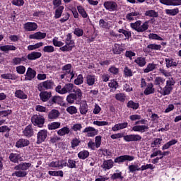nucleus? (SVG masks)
Wrapping results in <instances>:
<instances>
[{
	"label": "nucleus",
	"instance_id": "52",
	"mask_svg": "<svg viewBox=\"0 0 181 181\" xmlns=\"http://www.w3.org/2000/svg\"><path fill=\"white\" fill-rule=\"evenodd\" d=\"M162 46L160 45L150 44L147 46L148 50H160Z\"/></svg>",
	"mask_w": 181,
	"mask_h": 181
},
{
	"label": "nucleus",
	"instance_id": "20",
	"mask_svg": "<svg viewBox=\"0 0 181 181\" xmlns=\"http://www.w3.org/2000/svg\"><path fill=\"white\" fill-rule=\"evenodd\" d=\"M172 90H173V87H170L165 85L164 88L160 87L159 93L162 94V95H169L170 93H172Z\"/></svg>",
	"mask_w": 181,
	"mask_h": 181
},
{
	"label": "nucleus",
	"instance_id": "53",
	"mask_svg": "<svg viewBox=\"0 0 181 181\" xmlns=\"http://www.w3.org/2000/svg\"><path fill=\"white\" fill-rule=\"evenodd\" d=\"M83 83H84V78L83 75L79 74L77 78L74 80V84H76V86H80V84H83Z\"/></svg>",
	"mask_w": 181,
	"mask_h": 181
},
{
	"label": "nucleus",
	"instance_id": "54",
	"mask_svg": "<svg viewBox=\"0 0 181 181\" xmlns=\"http://www.w3.org/2000/svg\"><path fill=\"white\" fill-rule=\"evenodd\" d=\"M42 46H43V42H38L33 45H29L28 50H36V49H39V47H42Z\"/></svg>",
	"mask_w": 181,
	"mask_h": 181
},
{
	"label": "nucleus",
	"instance_id": "62",
	"mask_svg": "<svg viewBox=\"0 0 181 181\" xmlns=\"http://www.w3.org/2000/svg\"><path fill=\"white\" fill-rule=\"evenodd\" d=\"M66 111L69 114L73 115V114H77V107H76V106H69L66 108Z\"/></svg>",
	"mask_w": 181,
	"mask_h": 181
},
{
	"label": "nucleus",
	"instance_id": "55",
	"mask_svg": "<svg viewBox=\"0 0 181 181\" xmlns=\"http://www.w3.org/2000/svg\"><path fill=\"white\" fill-rule=\"evenodd\" d=\"M66 166L70 169H76V168H77V165H76V160L69 159L68 163H66Z\"/></svg>",
	"mask_w": 181,
	"mask_h": 181
},
{
	"label": "nucleus",
	"instance_id": "64",
	"mask_svg": "<svg viewBox=\"0 0 181 181\" xmlns=\"http://www.w3.org/2000/svg\"><path fill=\"white\" fill-rule=\"evenodd\" d=\"M66 44L70 46H74V41L71 40V35L70 33L66 35Z\"/></svg>",
	"mask_w": 181,
	"mask_h": 181
},
{
	"label": "nucleus",
	"instance_id": "47",
	"mask_svg": "<svg viewBox=\"0 0 181 181\" xmlns=\"http://www.w3.org/2000/svg\"><path fill=\"white\" fill-rule=\"evenodd\" d=\"M15 94L16 97H18V98H21V100H26V98H28V95L21 90H16Z\"/></svg>",
	"mask_w": 181,
	"mask_h": 181
},
{
	"label": "nucleus",
	"instance_id": "1",
	"mask_svg": "<svg viewBox=\"0 0 181 181\" xmlns=\"http://www.w3.org/2000/svg\"><path fill=\"white\" fill-rule=\"evenodd\" d=\"M32 166L30 163H22L14 167V173H12V176L16 177H26L28 176V169Z\"/></svg>",
	"mask_w": 181,
	"mask_h": 181
},
{
	"label": "nucleus",
	"instance_id": "28",
	"mask_svg": "<svg viewBox=\"0 0 181 181\" xmlns=\"http://www.w3.org/2000/svg\"><path fill=\"white\" fill-rule=\"evenodd\" d=\"M9 159L13 163H18L19 160H21V155L11 153L9 155Z\"/></svg>",
	"mask_w": 181,
	"mask_h": 181
},
{
	"label": "nucleus",
	"instance_id": "42",
	"mask_svg": "<svg viewBox=\"0 0 181 181\" xmlns=\"http://www.w3.org/2000/svg\"><path fill=\"white\" fill-rule=\"evenodd\" d=\"M88 156H90V153L86 150H83L78 153V157L79 159H87Z\"/></svg>",
	"mask_w": 181,
	"mask_h": 181
},
{
	"label": "nucleus",
	"instance_id": "46",
	"mask_svg": "<svg viewBox=\"0 0 181 181\" xmlns=\"http://www.w3.org/2000/svg\"><path fill=\"white\" fill-rule=\"evenodd\" d=\"M61 123L59 122H54L49 124H48V129L49 131H52L53 129H57V128H60Z\"/></svg>",
	"mask_w": 181,
	"mask_h": 181
},
{
	"label": "nucleus",
	"instance_id": "2",
	"mask_svg": "<svg viewBox=\"0 0 181 181\" xmlns=\"http://www.w3.org/2000/svg\"><path fill=\"white\" fill-rule=\"evenodd\" d=\"M54 81L52 80H47L41 82L37 85L38 91H45V90H53L54 88Z\"/></svg>",
	"mask_w": 181,
	"mask_h": 181
},
{
	"label": "nucleus",
	"instance_id": "63",
	"mask_svg": "<svg viewBox=\"0 0 181 181\" xmlns=\"http://www.w3.org/2000/svg\"><path fill=\"white\" fill-rule=\"evenodd\" d=\"M35 110L38 111V112H47V111H49L46 107L42 106L40 105L35 106Z\"/></svg>",
	"mask_w": 181,
	"mask_h": 181
},
{
	"label": "nucleus",
	"instance_id": "27",
	"mask_svg": "<svg viewBox=\"0 0 181 181\" xmlns=\"http://www.w3.org/2000/svg\"><path fill=\"white\" fill-rule=\"evenodd\" d=\"M28 59L25 57H14L12 59V64L14 66H18L19 64H22V62H27Z\"/></svg>",
	"mask_w": 181,
	"mask_h": 181
},
{
	"label": "nucleus",
	"instance_id": "45",
	"mask_svg": "<svg viewBox=\"0 0 181 181\" xmlns=\"http://www.w3.org/2000/svg\"><path fill=\"white\" fill-rule=\"evenodd\" d=\"M77 100V97L74 93H70L67 97H66V101L69 103V104H74V101Z\"/></svg>",
	"mask_w": 181,
	"mask_h": 181
},
{
	"label": "nucleus",
	"instance_id": "39",
	"mask_svg": "<svg viewBox=\"0 0 181 181\" xmlns=\"http://www.w3.org/2000/svg\"><path fill=\"white\" fill-rule=\"evenodd\" d=\"M154 84L155 86H158V87L160 88V87H162L161 86L165 84V79L162 77L158 76L154 80Z\"/></svg>",
	"mask_w": 181,
	"mask_h": 181
},
{
	"label": "nucleus",
	"instance_id": "60",
	"mask_svg": "<svg viewBox=\"0 0 181 181\" xmlns=\"http://www.w3.org/2000/svg\"><path fill=\"white\" fill-rule=\"evenodd\" d=\"M175 84H176V82L175 81V78H173V77L168 78L165 86L168 87H173Z\"/></svg>",
	"mask_w": 181,
	"mask_h": 181
},
{
	"label": "nucleus",
	"instance_id": "37",
	"mask_svg": "<svg viewBox=\"0 0 181 181\" xmlns=\"http://www.w3.org/2000/svg\"><path fill=\"white\" fill-rule=\"evenodd\" d=\"M64 10V6H60L59 7L57 8L55 10V15L54 18L55 19H59L62 16V14L63 13V11Z\"/></svg>",
	"mask_w": 181,
	"mask_h": 181
},
{
	"label": "nucleus",
	"instance_id": "58",
	"mask_svg": "<svg viewBox=\"0 0 181 181\" xmlns=\"http://www.w3.org/2000/svg\"><path fill=\"white\" fill-rule=\"evenodd\" d=\"M73 47H74V45L66 44L64 46L60 47V50L62 52H71V50H73Z\"/></svg>",
	"mask_w": 181,
	"mask_h": 181
},
{
	"label": "nucleus",
	"instance_id": "19",
	"mask_svg": "<svg viewBox=\"0 0 181 181\" xmlns=\"http://www.w3.org/2000/svg\"><path fill=\"white\" fill-rule=\"evenodd\" d=\"M153 93H155V88H153V83H148L146 86L144 94H145V95H149L150 94H153Z\"/></svg>",
	"mask_w": 181,
	"mask_h": 181
},
{
	"label": "nucleus",
	"instance_id": "24",
	"mask_svg": "<svg viewBox=\"0 0 181 181\" xmlns=\"http://www.w3.org/2000/svg\"><path fill=\"white\" fill-rule=\"evenodd\" d=\"M23 134L24 136H26L27 138H30V136H33V129H32V126H27L23 131Z\"/></svg>",
	"mask_w": 181,
	"mask_h": 181
},
{
	"label": "nucleus",
	"instance_id": "43",
	"mask_svg": "<svg viewBox=\"0 0 181 181\" xmlns=\"http://www.w3.org/2000/svg\"><path fill=\"white\" fill-rule=\"evenodd\" d=\"M1 52H9V50H16V47L13 45H4L0 47Z\"/></svg>",
	"mask_w": 181,
	"mask_h": 181
},
{
	"label": "nucleus",
	"instance_id": "30",
	"mask_svg": "<svg viewBox=\"0 0 181 181\" xmlns=\"http://www.w3.org/2000/svg\"><path fill=\"white\" fill-rule=\"evenodd\" d=\"M96 80L97 78L95 77V75H87L86 84H88L89 86H94Z\"/></svg>",
	"mask_w": 181,
	"mask_h": 181
},
{
	"label": "nucleus",
	"instance_id": "29",
	"mask_svg": "<svg viewBox=\"0 0 181 181\" xmlns=\"http://www.w3.org/2000/svg\"><path fill=\"white\" fill-rule=\"evenodd\" d=\"M139 12L133 11L127 14L126 19H127V21H136L138 19L136 18V16H139Z\"/></svg>",
	"mask_w": 181,
	"mask_h": 181
},
{
	"label": "nucleus",
	"instance_id": "31",
	"mask_svg": "<svg viewBox=\"0 0 181 181\" xmlns=\"http://www.w3.org/2000/svg\"><path fill=\"white\" fill-rule=\"evenodd\" d=\"M58 135L59 136H64V135H69L70 134V128L68 127H64L63 128L60 129L57 132Z\"/></svg>",
	"mask_w": 181,
	"mask_h": 181
},
{
	"label": "nucleus",
	"instance_id": "32",
	"mask_svg": "<svg viewBox=\"0 0 181 181\" xmlns=\"http://www.w3.org/2000/svg\"><path fill=\"white\" fill-rule=\"evenodd\" d=\"M134 62H136L139 67H144V66L146 64V59L145 57H139L134 60Z\"/></svg>",
	"mask_w": 181,
	"mask_h": 181
},
{
	"label": "nucleus",
	"instance_id": "59",
	"mask_svg": "<svg viewBox=\"0 0 181 181\" xmlns=\"http://www.w3.org/2000/svg\"><path fill=\"white\" fill-rule=\"evenodd\" d=\"M148 39H151V40H163V38L158 35V34L154 33H150L148 35Z\"/></svg>",
	"mask_w": 181,
	"mask_h": 181
},
{
	"label": "nucleus",
	"instance_id": "56",
	"mask_svg": "<svg viewBox=\"0 0 181 181\" xmlns=\"http://www.w3.org/2000/svg\"><path fill=\"white\" fill-rule=\"evenodd\" d=\"M81 142V141L80 140V139H77L76 137H75L71 141V148H73L74 149V148H76V146H78V145H80Z\"/></svg>",
	"mask_w": 181,
	"mask_h": 181
},
{
	"label": "nucleus",
	"instance_id": "49",
	"mask_svg": "<svg viewBox=\"0 0 181 181\" xmlns=\"http://www.w3.org/2000/svg\"><path fill=\"white\" fill-rule=\"evenodd\" d=\"M116 172L117 173H113V175L111 176V179L113 180H115V179H124L122 172L119 171V170H117Z\"/></svg>",
	"mask_w": 181,
	"mask_h": 181
},
{
	"label": "nucleus",
	"instance_id": "5",
	"mask_svg": "<svg viewBox=\"0 0 181 181\" xmlns=\"http://www.w3.org/2000/svg\"><path fill=\"white\" fill-rule=\"evenodd\" d=\"M103 6L107 11H109V12H115L118 10V4L114 1H105Z\"/></svg>",
	"mask_w": 181,
	"mask_h": 181
},
{
	"label": "nucleus",
	"instance_id": "13",
	"mask_svg": "<svg viewBox=\"0 0 181 181\" xmlns=\"http://www.w3.org/2000/svg\"><path fill=\"white\" fill-rule=\"evenodd\" d=\"M25 76V80H26L27 81H32V80H33V78L36 77V71L29 67L28 68Z\"/></svg>",
	"mask_w": 181,
	"mask_h": 181
},
{
	"label": "nucleus",
	"instance_id": "25",
	"mask_svg": "<svg viewBox=\"0 0 181 181\" xmlns=\"http://www.w3.org/2000/svg\"><path fill=\"white\" fill-rule=\"evenodd\" d=\"M60 112L57 110L53 109L48 113L49 119H56L59 118Z\"/></svg>",
	"mask_w": 181,
	"mask_h": 181
},
{
	"label": "nucleus",
	"instance_id": "12",
	"mask_svg": "<svg viewBox=\"0 0 181 181\" xmlns=\"http://www.w3.org/2000/svg\"><path fill=\"white\" fill-rule=\"evenodd\" d=\"M160 4L167 6H179L181 5V0H160Z\"/></svg>",
	"mask_w": 181,
	"mask_h": 181
},
{
	"label": "nucleus",
	"instance_id": "9",
	"mask_svg": "<svg viewBox=\"0 0 181 181\" xmlns=\"http://www.w3.org/2000/svg\"><path fill=\"white\" fill-rule=\"evenodd\" d=\"M135 159V157L134 156H129V155H124L120 156L119 157H117L115 159V163H122L127 160L129 162H132Z\"/></svg>",
	"mask_w": 181,
	"mask_h": 181
},
{
	"label": "nucleus",
	"instance_id": "57",
	"mask_svg": "<svg viewBox=\"0 0 181 181\" xmlns=\"http://www.w3.org/2000/svg\"><path fill=\"white\" fill-rule=\"evenodd\" d=\"M16 70L18 74H25L26 71V68L23 65H20L16 67Z\"/></svg>",
	"mask_w": 181,
	"mask_h": 181
},
{
	"label": "nucleus",
	"instance_id": "35",
	"mask_svg": "<svg viewBox=\"0 0 181 181\" xmlns=\"http://www.w3.org/2000/svg\"><path fill=\"white\" fill-rule=\"evenodd\" d=\"M77 10L78 13H80L82 16V18H88V14L87 13V11H86V9H84V7H83L82 6H78Z\"/></svg>",
	"mask_w": 181,
	"mask_h": 181
},
{
	"label": "nucleus",
	"instance_id": "40",
	"mask_svg": "<svg viewBox=\"0 0 181 181\" xmlns=\"http://www.w3.org/2000/svg\"><path fill=\"white\" fill-rule=\"evenodd\" d=\"M148 28H149V22L148 21H146L143 23H140V28H139V33L146 32V30H148Z\"/></svg>",
	"mask_w": 181,
	"mask_h": 181
},
{
	"label": "nucleus",
	"instance_id": "4",
	"mask_svg": "<svg viewBox=\"0 0 181 181\" xmlns=\"http://www.w3.org/2000/svg\"><path fill=\"white\" fill-rule=\"evenodd\" d=\"M48 166L49 168H59V169H63V168L67 166V161L65 160H55L50 162Z\"/></svg>",
	"mask_w": 181,
	"mask_h": 181
},
{
	"label": "nucleus",
	"instance_id": "41",
	"mask_svg": "<svg viewBox=\"0 0 181 181\" xmlns=\"http://www.w3.org/2000/svg\"><path fill=\"white\" fill-rule=\"evenodd\" d=\"M127 108H132V110H138V108H139V103L130 100L127 103Z\"/></svg>",
	"mask_w": 181,
	"mask_h": 181
},
{
	"label": "nucleus",
	"instance_id": "11",
	"mask_svg": "<svg viewBox=\"0 0 181 181\" xmlns=\"http://www.w3.org/2000/svg\"><path fill=\"white\" fill-rule=\"evenodd\" d=\"M24 30L26 32H35L37 29V23L35 22H28L23 25Z\"/></svg>",
	"mask_w": 181,
	"mask_h": 181
},
{
	"label": "nucleus",
	"instance_id": "3",
	"mask_svg": "<svg viewBox=\"0 0 181 181\" xmlns=\"http://www.w3.org/2000/svg\"><path fill=\"white\" fill-rule=\"evenodd\" d=\"M73 88H74L73 83H66L63 88L60 85L57 86L55 90L59 94H67V93H73Z\"/></svg>",
	"mask_w": 181,
	"mask_h": 181
},
{
	"label": "nucleus",
	"instance_id": "50",
	"mask_svg": "<svg viewBox=\"0 0 181 181\" xmlns=\"http://www.w3.org/2000/svg\"><path fill=\"white\" fill-rule=\"evenodd\" d=\"M128 168L130 173H134V172L141 170V167L138 165H130Z\"/></svg>",
	"mask_w": 181,
	"mask_h": 181
},
{
	"label": "nucleus",
	"instance_id": "7",
	"mask_svg": "<svg viewBox=\"0 0 181 181\" xmlns=\"http://www.w3.org/2000/svg\"><path fill=\"white\" fill-rule=\"evenodd\" d=\"M82 134H87L88 138H94L95 135H98V129L93 127H87L82 131Z\"/></svg>",
	"mask_w": 181,
	"mask_h": 181
},
{
	"label": "nucleus",
	"instance_id": "8",
	"mask_svg": "<svg viewBox=\"0 0 181 181\" xmlns=\"http://www.w3.org/2000/svg\"><path fill=\"white\" fill-rule=\"evenodd\" d=\"M31 121L33 124H35V125H37V127L42 128V127H43V124H45V117L41 115H34L31 118Z\"/></svg>",
	"mask_w": 181,
	"mask_h": 181
},
{
	"label": "nucleus",
	"instance_id": "22",
	"mask_svg": "<svg viewBox=\"0 0 181 181\" xmlns=\"http://www.w3.org/2000/svg\"><path fill=\"white\" fill-rule=\"evenodd\" d=\"M79 111L81 115H86L88 112V105H87V102L82 101L80 104Z\"/></svg>",
	"mask_w": 181,
	"mask_h": 181
},
{
	"label": "nucleus",
	"instance_id": "36",
	"mask_svg": "<svg viewBox=\"0 0 181 181\" xmlns=\"http://www.w3.org/2000/svg\"><path fill=\"white\" fill-rule=\"evenodd\" d=\"M141 23H142V21H137L134 23H131L130 27L132 28V29H134V30H136V32L139 33V28L141 26Z\"/></svg>",
	"mask_w": 181,
	"mask_h": 181
},
{
	"label": "nucleus",
	"instance_id": "51",
	"mask_svg": "<svg viewBox=\"0 0 181 181\" xmlns=\"http://www.w3.org/2000/svg\"><path fill=\"white\" fill-rule=\"evenodd\" d=\"M1 78H4L5 80H15L16 76L12 74H4L1 75Z\"/></svg>",
	"mask_w": 181,
	"mask_h": 181
},
{
	"label": "nucleus",
	"instance_id": "38",
	"mask_svg": "<svg viewBox=\"0 0 181 181\" xmlns=\"http://www.w3.org/2000/svg\"><path fill=\"white\" fill-rule=\"evenodd\" d=\"M145 16L149 18H158L159 14L155 10H148L145 12Z\"/></svg>",
	"mask_w": 181,
	"mask_h": 181
},
{
	"label": "nucleus",
	"instance_id": "61",
	"mask_svg": "<svg viewBox=\"0 0 181 181\" xmlns=\"http://www.w3.org/2000/svg\"><path fill=\"white\" fill-rule=\"evenodd\" d=\"M42 51L45 53H53V52H54V47L52 45H47L44 47Z\"/></svg>",
	"mask_w": 181,
	"mask_h": 181
},
{
	"label": "nucleus",
	"instance_id": "26",
	"mask_svg": "<svg viewBox=\"0 0 181 181\" xmlns=\"http://www.w3.org/2000/svg\"><path fill=\"white\" fill-rule=\"evenodd\" d=\"M40 57H42V53L37 52H33L27 56L28 60H36V59H40Z\"/></svg>",
	"mask_w": 181,
	"mask_h": 181
},
{
	"label": "nucleus",
	"instance_id": "15",
	"mask_svg": "<svg viewBox=\"0 0 181 181\" xmlns=\"http://www.w3.org/2000/svg\"><path fill=\"white\" fill-rule=\"evenodd\" d=\"M51 97H52V92L42 90L41 93H40V98L41 101H42L43 103H46V101H49Z\"/></svg>",
	"mask_w": 181,
	"mask_h": 181
},
{
	"label": "nucleus",
	"instance_id": "16",
	"mask_svg": "<svg viewBox=\"0 0 181 181\" xmlns=\"http://www.w3.org/2000/svg\"><path fill=\"white\" fill-rule=\"evenodd\" d=\"M46 37V33L37 32L29 35V39H35V40H42Z\"/></svg>",
	"mask_w": 181,
	"mask_h": 181
},
{
	"label": "nucleus",
	"instance_id": "6",
	"mask_svg": "<svg viewBox=\"0 0 181 181\" xmlns=\"http://www.w3.org/2000/svg\"><path fill=\"white\" fill-rule=\"evenodd\" d=\"M49 132L46 129H42L38 132L37 134V145H40L42 142H45L47 139V135Z\"/></svg>",
	"mask_w": 181,
	"mask_h": 181
},
{
	"label": "nucleus",
	"instance_id": "10",
	"mask_svg": "<svg viewBox=\"0 0 181 181\" xmlns=\"http://www.w3.org/2000/svg\"><path fill=\"white\" fill-rule=\"evenodd\" d=\"M123 139L126 142H136L142 139V136L139 134H129L123 136Z\"/></svg>",
	"mask_w": 181,
	"mask_h": 181
},
{
	"label": "nucleus",
	"instance_id": "21",
	"mask_svg": "<svg viewBox=\"0 0 181 181\" xmlns=\"http://www.w3.org/2000/svg\"><path fill=\"white\" fill-rule=\"evenodd\" d=\"M128 127V122L118 123L116 124L112 128V131L115 132L116 131H120L121 129H125Z\"/></svg>",
	"mask_w": 181,
	"mask_h": 181
},
{
	"label": "nucleus",
	"instance_id": "18",
	"mask_svg": "<svg viewBox=\"0 0 181 181\" xmlns=\"http://www.w3.org/2000/svg\"><path fill=\"white\" fill-rule=\"evenodd\" d=\"M30 144V141H29V140L21 139L16 142V148H25V146H29Z\"/></svg>",
	"mask_w": 181,
	"mask_h": 181
},
{
	"label": "nucleus",
	"instance_id": "14",
	"mask_svg": "<svg viewBox=\"0 0 181 181\" xmlns=\"http://www.w3.org/2000/svg\"><path fill=\"white\" fill-rule=\"evenodd\" d=\"M148 129L149 127L148 125H136L132 127V131L143 134L144 132H146Z\"/></svg>",
	"mask_w": 181,
	"mask_h": 181
},
{
	"label": "nucleus",
	"instance_id": "48",
	"mask_svg": "<svg viewBox=\"0 0 181 181\" xmlns=\"http://www.w3.org/2000/svg\"><path fill=\"white\" fill-rule=\"evenodd\" d=\"M156 69V64H148L146 69H144V73H149L150 71H153Z\"/></svg>",
	"mask_w": 181,
	"mask_h": 181
},
{
	"label": "nucleus",
	"instance_id": "23",
	"mask_svg": "<svg viewBox=\"0 0 181 181\" xmlns=\"http://www.w3.org/2000/svg\"><path fill=\"white\" fill-rule=\"evenodd\" d=\"M124 50L125 49H124V46H122V45H119V44L114 45V47L112 49V52L114 54H121V53H122Z\"/></svg>",
	"mask_w": 181,
	"mask_h": 181
},
{
	"label": "nucleus",
	"instance_id": "44",
	"mask_svg": "<svg viewBox=\"0 0 181 181\" xmlns=\"http://www.w3.org/2000/svg\"><path fill=\"white\" fill-rule=\"evenodd\" d=\"M175 144H177V141H176L175 139H173V140L168 141V143H166L162 147V149H163V151H165L166 149H169L170 148V146H172L173 145H175Z\"/></svg>",
	"mask_w": 181,
	"mask_h": 181
},
{
	"label": "nucleus",
	"instance_id": "17",
	"mask_svg": "<svg viewBox=\"0 0 181 181\" xmlns=\"http://www.w3.org/2000/svg\"><path fill=\"white\" fill-rule=\"evenodd\" d=\"M114 167V161L112 160H105L103 161L101 168L103 169V170H110V169H112V168Z\"/></svg>",
	"mask_w": 181,
	"mask_h": 181
},
{
	"label": "nucleus",
	"instance_id": "33",
	"mask_svg": "<svg viewBox=\"0 0 181 181\" xmlns=\"http://www.w3.org/2000/svg\"><path fill=\"white\" fill-rule=\"evenodd\" d=\"M166 67L169 69V67H176L177 66V62L175 61V59L172 58L165 59Z\"/></svg>",
	"mask_w": 181,
	"mask_h": 181
},
{
	"label": "nucleus",
	"instance_id": "34",
	"mask_svg": "<svg viewBox=\"0 0 181 181\" xmlns=\"http://www.w3.org/2000/svg\"><path fill=\"white\" fill-rule=\"evenodd\" d=\"M165 13L170 16H176V15L179 13V8H175L173 9H165Z\"/></svg>",
	"mask_w": 181,
	"mask_h": 181
}]
</instances>
